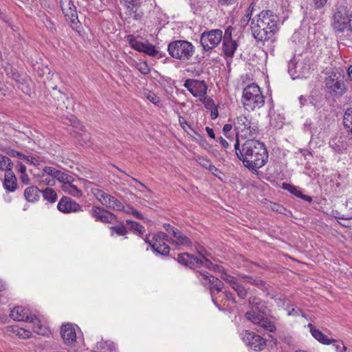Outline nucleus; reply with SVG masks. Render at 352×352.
I'll return each instance as SVG.
<instances>
[{"mask_svg": "<svg viewBox=\"0 0 352 352\" xmlns=\"http://www.w3.org/2000/svg\"><path fill=\"white\" fill-rule=\"evenodd\" d=\"M234 147L238 159L253 173H257V170L265 166L268 161L267 150L265 144L261 141L248 139L241 146L237 139Z\"/></svg>", "mask_w": 352, "mask_h": 352, "instance_id": "1", "label": "nucleus"}, {"mask_svg": "<svg viewBox=\"0 0 352 352\" xmlns=\"http://www.w3.org/2000/svg\"><path fill=\"white\" fill-rule=\"evenodd\" d=\"M278 16L271 10H263L257 19L251 21V31L257 41H274V36L278 30Z\"/></svg>", "mask_w": 352, "mask_h": 352, "instance_id": "2", "label": "nucleus"}, {"mask_svg": "<svg viewBox=\"0 0 352 352\" xmlns=\"http://www.w3.org/2000/svg\"><path fill=\"white\" fill-rule=\"evenodd\" d=\"M233 124L236 131V140L239 139V136L244 139H254L259 133L258 124L246 116H237Z\"/></svg>", "mask_w": 352, "mask_h": 352, "instance_id": "3", "label": "nucleus"}, {"mask_svg": "<svg viewBox=\"0 0 352 352\" xmlns=\"http://www.w3.org/2000/svg\"><path fill=\"white\" fill-rule=\"evenodd\" d=\"M241 101L244 108L250 111L263 107L265 104V98L260 87L255 83H252L243 89Z\"/></svg>", "mask_w": 352, "mask_h": 352, "instance_id": "4", "label": "nucleus"}, {"mask_svg": "<svg viewBox=\"0 0 352 352\" xmlns=\"http://www.w3.org/2000/svg\"><path fill=\"white\" fill-rule=\"evenodd\" d=\"M344 76L340 72L332 71L324 79V87L329 95L333 98L342 97L347 91L344 83Z\"/></svg>", "mask_w": 352, "mask_h": 352, "instance_id": "5", "label": "nucleus"}, {"mask_svg": "<svg viewBox=\"0 0 352 352\" xmlns=\"http://www.w3.org/2000/svg\"><path fill=\"white\" fill-rule=\"evenodd\" d=\"M168 52L173 58L187 60L192 56L195 49L191 43L185 40H177L168 45Z\"/></svg>", "mask_w": 352, "mask_h": 352, "instance_id": "6", "label": "nucleus"}, {"mask_svg": "<svg viewBox=\"0 0 352 352\" xmlns=\"http://www.w3.org/2000/svg\"><path fill=\"white\" fill-rule=\"evenodd\" d=\"M310 72V60L308 58L294 56L288 63V72L293 79L307 78Z\"/></svg>", "mask_w": 352, "mask_h": 352, "instance_id": "7", "label": "nucleus"}, {"mask_svg": "<svg viewBox=\"0 0 352 352\" xmlns=\"http://www.w3.org/2000/svg\"><path fill=\"white\" fill-rule=\"evenodd\" d=\"M223 38V32L216 29L204 32L201 35L200 42L205 51H209L217 47Z\"/></svg>", "mask_w": 352, "mask_h": 352, "instance_id": "8", "label": "nucleus"}, {"mask_svg": "<svg viewBox=\"0 0 352 352\" xmlns=\"http://www.w3.org/2000/svg\"><path fill=\"white\" fill-rule=\"evenodd\" d=\"M241 336L244 342L254 351H261L265 346V340L254 332L243 330L241 333Z\"/></svg>", "mask_w": 352, "mask_h": 352, "instance_id": "9", "label": "nucleus"}, {"mask_svg": "<svg viewBox=\"0 0 352 352\" xmlns=\"http://www.w3.org/2000/svg\"><path fill=\"white\" fill-rule=\"evenodd\" d=\"M263 315L264 314H256L254 311H249L245 313V316L247 320L257 324L263 329L270 332H274L276 330L274 322L270 321L268 318H265Z\"/></svg>", "mask_w": 352, "mask_h": 352, "instance_id": "10", "label": "nucleus"}, {"mask_svg": "<svg viewBox=\"0 0 352 352\" xmlns=\"http://www.w3.org/2000/svg\"><path fill=\"white\" fill-rule=\"evenodd\" d=\"M60 6L66 21L71 25H76L79 21L76 8L72 0H60Z\"/></svg>", "mask_w": 352, "mask_h": 352, "instance_id": "11", "label": "nucleus"}, {"mask_svg": "<svg viewBox=\"0 0 352 352\" xmlns=\"http://www.w3.org/2000/svg\"><path fill=\"white\" fill-rule=\"evenodd\" d=\"M90 214L96 221L111 223L116 220V216L101 206H94L90 210Z\"/></svg>", "mask_w": 352, "mask_h": 352, "instance_id": "12", "label": "nucleus"}, {"mask_svg": "<svg viewBox=\"0 0 352 352\" xmlns=\"http://www.w3.org/2000/svg\"><path fill=\"white\" fill-rule=\"evenodd\" d=\"M184 86L195 96L202 97L206 94L207 85L204 81L195 79H187Z\"/></svg>", "mask_w": 352, "mask_h": 352, "instance_id": "13", "label": "nucleus"}, {"mask_svg": "<svg viewBox=\"0 0 352 352\" xmlns=\"http://www.w3.org/2000/svg\"><path fill=\"white\" fill-rule=\"evenodd\" d=\"M57 208L58 210L64 213L82 211V206L68 197H63L59 201Z\"/></svg>", "mask_w": 352, "mask_h": 352, "instance_id": "14", "label": "nucleus"}, {"mask_svg": "<svg viewBox=\"0 0 352 352\" xmlns=\"http://www.w3.org/2000/svg\"><path fill=\"white\" fill-rule=\"evenodd\" d=\"M177 261L181 265L190 269L199 267L198 257L187 252L179 254Z\"/></svg>", "mask_w": 352, "mask_h": 352, "instance_id": "15", "label": "nucleus"}, {"mask_svg": "<svg viewBox=\"0 0 352 352\" xmlns=\"http://www.w3.org/2000/svg\"><path fill=\"white\" fill-rule=\"evenodd\" d=\"M349 20L346 13L341 11L336 12L333 15V27L338 32H343L346 28Z\"/></svg>", "mask_w": 352, "mask_h": 352, "instance_id": "16", "label": "nucleus"}, {"mask_svg": "<svg viewBox=\"0 0 352 352\" xmlns=\"http://www.w3.org/2000/svg\"><path fill=\"white\" fill-rule=\"evenodd\" d=\"M60 335L64 342L67 344H70L76 342V331L71 324H65L62 325L60 329Z\"/></svg>", "mask_w": 352, "mask_h": 352, "instance_id": "17", "label": "nucleus"}, {"mask_svg": "<svg viewBox=\"0 0 352 352\" xmlns=\"http://www.w3.org/2000/svg\"><path fill=\"white\" fill-rule=\"evenodd\" d=\"M249 306L258 314H267L268 309L265 302L256 296H251L248 299Z\"/></svg>", "mask_w": 352, "mask_h": 352, "instance_id": "18", "label": "nucleus"}, {"mask_svg": "<svg viewBox=\"0 0 352 352\" xmlns=\"http://www.w3.org/2000/svg\"><path fill=\"white\" fill-rule=\"evenodd\" d=\"M29 311L24 307L17 306L10 311V316L14 320L28 321L30 319Z\"/></svg>", "mask_w": 352, "mask_h": 352, "instance_id": "19", "label": "nucleus"}, {"mask_svg": "<svg viewBox=\"0 0 352 352\" xmlns=\"http://www.w3.org/2000/svg\"><path fill=\"white\" fill-rule=\"evenodd\" d=\"M102 205L108 208L118 211H124V209L122 202L109 194L105 197L104 201H102Z\"/></svg>", "mask_w": 352, "mask_h": 352, "instance_id": "20", "label": "nucleus"}, {"mask_svg": "<svg viewBox=\"0 0 352 352\" xmlns=\"http://www.w3.org/2000/svg\"><path fill=\"white\" fill-rule=\"evenodd\" d=\"M3 186L7 190L10 192H13L16 190L17 186L16 178L12 171V169H10V170H7L5 173Z\"/></svg>", "mask_w": 352, "mask_h": 352, "instance_id": "21", "label": "nucleus"}, {"mask_svg": "<svg viewBox=\"0 0 352 352\" xmlns=\"http://www.w3.org/2000/svg\"><path fill=\"white\" fill-rule=\"evenodd\" d=\"M196 274L201 284L208 289L213 284V281H217V278L210 275L207 271L199 270L197 271Z\"/></svg>", "mask_w": 352, "mask_h": 352, "instance_id": "22", "label": "nucleus"}, {"mask_svg": "<svg viewBox=\"0 0 352 352\" xmlns=\"http://www.w3.org/2000/svg\"><path fill=\"white\" fill-rule=\"evenodd\" d=\"M173 236L175 239L174 244L185 247H190L192 245L191 240L178 229L173 230Z\"/></svg>", "mask_w": 352, "mask_h": 352, "instance_id": "23", "label": "nucleus"}, {"mask_svg": "<svg viewBox=\"0 0 352 352\" xmlns=\"http://www.w3.org/2000/svg\"><path fill=\"white\" fill-rule=\"evenodd\" d=\"M239 276L242 280H244L245 282L250 283L252 285L256 286L263 291L267 290L265 282L258 277L248 276L243 274H239Z\"/></svg>", "mask_w": 352, "mask_h": 352, "instance_id": "24", "label": "nucleus"}, {"mask_svg": "<svg viewBox=\"0 0 352 352\" xmlns=\"http://www.w3.org/2000/svg\"><path fill=\"white\" fill-rule=\"evenodd\" d=\"M41 191L36 186H30L25 188L24 191V196L26 200L29 202L36 201L39 197Z\"/></svg>", "mask_w": 352, "mask_h": 352, "instance_id": "25", "label": "nucleus"}, {"mask_svg": "<svg viewBox=\"0 0 352 352\" xmlns=\"http://www.w3.org/2000/svg\"><path fill=\"white\" fill-rule=\"evenodd\" d=\"M342 123L348 135L352 137V108H348L344 111Z\"/></svg>", "mask_w": 352, "mask_h": 352, "instance_id": "26", "label": "nucleus"}, {"mask_svg": "<svg viewBox=\"0 0 352 352\" xmlns=\"http://www.w3.org/2000/svg\"><path fill=\"white\" fill-rule=\"evenodd\" d=\"M238 46L234 40L223 41V52L225 56L232 57Z\"/></svg>", "mask_w": 352, "mask_h": 352, "instance_id": "27", "label": "nucleus"}, {"mask_svg": "<svg viewBox=\"0 0 352 352\" xmlns=\"http://www.w3.org/2000/svg\"><path fill=\"white\" fill-rule=\"evenodd\" d=\"M28 322L32 323L33 331L39 335H45L47 333V329L41 324V321L35 315H30Z\"/></svg>", "mask_w": 352, "mask_h": 352, "instance_id": "28", "label": "nucleus"}, {"mask_svg": "<svg viewBox=\"0 0 352 352\" xmlns=\"http://www.w3.org/2000/svg\"><path fill=\"white\" fill-rule=\"evenodd\" d=\"M28 322L32 323L33 331L39 335H45L47 333V329L41 324V321L35 315H30Z\"/></svg>", "mask_w": 352, "mask_h": 352, "instance_id": "29", "label": "nucleus"}, {"mask_svg": "<svg viewBox=\"0 0 352 352\" xmlns=\"http://www.w3.org/2000/svg\"><path fill=\"white\" fill-rule=\"evenodd\" d=\"M309 325L310 326L311 335L315 339L324 344H329L331 343V340L328 338L326 335L323 334L320 330L314 329L311 324Z\"/></svg>", "mask_w": 352, "mask_h": 352, "instance_id": "30", "label": "nucleus"}, {"mask_svg": "<svg viewBox=\"0 0 352 352\" xmlns=\"http://www.w3.org/2000/svg\"><path fill=\"white\" fill-rule=\"evenodd\" d=\"M61 189L65 192L68 193L74 197H80L82 195V191L78 189L77 186L73 185L72 183H67L65 184H63Z\"/></svg>", "mask_w": 352, "mask_h": 352, "instance_id": "31", "label": "nucleus"}, {"mask_svg": "<svg viewBox=\"0 0 352 352\" xmlns=\"http://www.w3.org/2000/svg\"><path fill=\"white\" fill-rule=\"evenodd\" d=\"M143 52L157 58H162L164 56V54L157 50L154 45L148 43H146Z\"/></svg>", "mask_w": 352, "mask_h": 352, "instance_id": "32", "label": "nucleus"}, {"mask_svg": "<svg viewBox=\"0 0 352 352\" xmlns=\"http://www.w3.org/2000/svg\"><path fill=\"white\" fill-rule=\"evenodd\" d=\"M58 101V103L56 104L57 109L60 110L69 109V106L72 104V101L65 94H60Z\"/></svg>", "mask_w": 352, "mask_h": 352, "instance_id": "33", "label": "nucleus"}, {"mask_svg": "<svg viewBox=\"0 0 352 352\" xmlns=\"http://www.w3.org/2000/svg\"><path fill=\"white\" fill-rule=\"evenodd\" d=\"M128 40L131 47L140 52H143L146 43H142L138 41L136 38H133L132 35L128 36Z\"/></svg>", "mask_w": 352, "mask_h": 352, "instance_id": "34", "label": "nucleus"}, {"mask_svg": "<svg viewBox=\"0 0 352 352\" xmlns=\"http://www.w3.org/2000/svg\"><path fill=\"white\" fill-rule=\"evenodd\" d=\"M55 179L63 183V184H65L67 183H73L74 181L73 176L59 170L57 172Z\"/></svg>", "mask_w": 352, "mask_h": 352, "instance_id": "35", "label": "nucleus"}, {"mask_svg": "<svg viewBox=\"0 0 352 352\" xmlns=\"http://www.w3.org/2000/svg\"><path fill=\"white\" fill-rule=\"evenodd\" d=\"M45 199L50 203H54L57 199V194L52 188H47L45 190L41 191Z\"/></svg>", "mask_w": 352, "mask_h": 352, "instance_id": "36", "label": "nucleus"}, {"mask_svg": "<svg viewBox=\"0 0 352 352\" xmlns=\"http://www.w3.org/2000/svg\"><path fill=\"white\" fill-rule=\"evenodd\" d=\"M145 242L149 244L153 251L157 250V248H160V245H162L163 243H166V242L162 241V239L159 240L158 237H157V236L155 234L153 235L151 240L148 239V236H146Z\"/></svg>", "mask_w": 352, "mask_h": 352, "instance_id": "37", "label": "nucleus"}, {"mask_svg": "<svg viewBox=\"0 0 352 352\" xmlns=\"http://www.w3.org/2000/svg\"><path fill=\"white\" fill-rule=\"evenodd\" d=\"M13 167V163L6 156L2 155L0 154V170H5L6 172L7 170L12 169Z\"/></svg>", "mask_w": 352, "mask_h": 352, "instance_id": "38", "label": "nucleus"}, {"mask_svg": "<svg viewBox=\"0 0 352 352\" xmlns=\"http://www.w3.org/2000/svg\"><path fill=\"white\" fill-rule=\"evenodd\" d=\"M199 254L201 256V258H198L199 267L201 266H204L208 269H210L213 267V263L206 258L207 254H205L201 251H198Z\"/></svg>", "mask_w": 352, "mask_h": 352, "instance_id": "39", "label": "nucleus"}, {"mask_svg": "<svg viewBox=\"0 0 352 352\" xmlns=\"http://www.w3.org/2000/svg\"><path fill=\"white\" fill-rule=\"evenodd\" d=\"M221 278L226 281V283H229V285L232 287L234 285H235L238 281L236 280V278L230 274H228L225 269H222L221 270V274L220 276Z\"/></svg>", "mask_w": 352, "mask_h": 352, "instance_id": "40", "label": "nucleus"}, {"mask_svg": "<svg viewBox=\"0 0 352 352\" xmlns=\"http://www.w3.org/2000/svg\"><path fill=\"white\" fill-rule=\"evenodd\" d=\"M232 288L236 292L240 298L245 299L247 297L248 291L241 283L238 282Z\"/></svg>", "mask_w": 352, "mask_h": 352, "instance_id": "41", "label": "nucleus"}, {"mask_svg": "<svg viewBox=\"0 0 352 352\" xmlns=\"http://www.w3.org/2000/svg\"><path fill=\"white\" fill-rule=\"evenodd\" d=\"M282 188L284 190H286L292 194L296 195L297 197L299 196V195H301V191L296 186H294L292 184L283 183Z\"/></svg>", "mask_w": 352, "mask_h": 352, "instance_id": "42", "label": "nucleus"}, {"mask_svg": "<svg viewBox=\"0 0 352 352\" xmlns=\"http://www.w3.org/2000/svg\"><path fill=\"white\" fill-rule=\"evenodd\" d=\"M91 193L102 204V201H104L105 199V197L108 195L103 190L98 188H92Z\"/></svg>", "mask_w": 352, "mask_h": 352, "instance_id": "43", "label": "nucleus"}, {"mask_svg": "<svg viewBox=\"0 0 352 352\" xmlns=\"http://www.w3.org/2000/svg\"><path fill=\"white\" fill-rule=\"evenodd\" d=\"M224 284L217 278V281H213V284L210 287V292L212 296L214 294V291H217L218 293L222 291Z\"/></svg>", "mask_w": 352, "mask_h": 352, "instance_id": "44", "label": "nucleus"}, {"mask_svg": "<svg viewBox=\"0 0 352 352\" xmlns=\"http://www.w3.org/2000/svg\"><path fill=\"white\" fill-rule=\"evenodd\" d=\"M76 137L82 145H86L88 146H91V142H90V135L89 133H80L79 135H76Z\"/></svg>", "mask_w": 352, "mask_h": 352, "instance_id": "45", "label": "nucleus"}, {"mask_svg": "<svg viewBox=\"0 0 352 352\" xmlns=\"http://www.w3.org/2000/svg\"><path fill=\"white\" fill-rule=\"evenodd\" d=\"M110 229L119 236H124L128 232L126 227L123 224H120L116 226H111L110 227Z\"/></svg>", "mask_w": 352, "mask_h": 352, "instance_id": "46", "label": "nucleus"}, {"mask_svg": "<svg viewBox=\"0 0 352 352\" xmlns=\"http://www.w3.org/2000/svg\"><path fill=\"white\" fill-rule=\"evenodd\" d=\"M136 69L142 74H148L150 73V68L146 62L138 63L135 65Z\"/></svg>", "mask_w": 352, "mask_h": 352, "instance_id": "47", "label": "nucleus"}, {"mask_svg": "<svg viewBox=\"0 0 352 352\" xmlns=\"http://www.w3.org/2000/svg\"><path fill=\"white\" fill-rule=\"evenodd\" d=\"M146 97L152 103H153L157 106L160 105L161 100H160V97L157 96L153 92L148 91L147 93H146Z\"/></svg>", "mask_w": 352, "mask_h": 352, "instance_id": "48", "label": "nucleus"}, {"mask_svg": "<svg viewBox=\"0 0 352 352\" xmlns=\"http://www.w3.org/2000/svg\"><path fill=\"white\" fill-rule=\"evenodd\" d=\"M328 0H311V6L316 10H323Z\"/></svg>", "mask_w": 352, "mask_h": 352, "instance_id": "49", "label": "nucleus"}, {"mask_svg": "<svg viewBox=\"0 0 352 352\" xmlns=\"http://www.w3.org/2000/svg\"><path fill=\"white\" fill-rule=\"evenodd\" d=\"M126 224L130 225L132 228L135 230L138 231L140 234H143L145 231L144 227L140 225L139 223L134 221L133 220H126Z\"/></svg>", "mask_w": 352, "mask_h": 352, "instance_id": "50", "label": "nucleus"}, {"mask_svg": "<svg viewBox=\"0 0 352 352\" xmlns=\"http://www.w3.org/2000/svg\"><path fill=\"white\" fill-rule=\"evenodd\" d=\"M195 160L197 163H199L202 167L208 169L210 166L212 164L210 161L203 156L198 155L196 157Z\"/></svg>", "mask_w": 352, "mask_h": 352, "instance_id": "51", "label": "nucleus"}, {"mask_svg": "<svg viewBox=\"0 0 352 352\" xmlns=\"http://www.w3.org/2000/svg\"><path fill=\"white\" fill-rule=\"evenodd\" d=\"M331 343L337 352H345L346 351V347L342 341L331 340Z\"/></svg>", "mask_w": 352, "mask_h": 352, "instance_id": "52", "label": "nucleus"}, {"mask_svg": "<svg viewBox=\"0 0 352 352\" xmlns=\"http://www.w3.org/2000/svg\"><path fill=\"white\" fill-rule=\"evenodd\" d=\"M14 331L16 333V335L19 337L22 338L23 339L29 338L32 335L31 331L25 330L22 328H17L16 330H14Z\"/></svg>", "mask_w": 352, "mask_h": 352, "instance_id": "53", "label": "nucleus"}, {"mask_svg": "<svg viewBox=\"0 0 352 352\" xmlns=\"http://www.w3.org/2000/svg\"><path fill=\"white\" fill-rule=\"evenodd\" d=\"M270 208L273 211H275L280 214H286L287 209L280 204L271 202Z\"/></svg>", "mask_w": 352, "mask_h": 352, "instance_id": "54", "label": "nucleus"}, {"mask_svg": "<svg viewBox=\"0 0 352 352\" xmlns=\"http://www.w3.org/2000/svg\"><path fill=\"white\" fill-rule=\"evenodd\" d=\"M160 246V248H157V250H155V252L162 256H168L170 250V247L166 243H163Z\"/></svg>", "mask_w": 352, "mask_h": 352, "instance_id": "55", "label": "nucleus"}, {"mask_svg": "<svg viewBox=\"0 0 352 352\" xmlns=\"http://www.w3.org/2000/svg\"><path fill=\"white\" fill-rule=\"evenodd\" d=\"M157 237H158L159 240L164 241V242L167 241L171 244H174L175 240L169 238L168 236L163 232H158L157 233L155 234Z\"/></svg>", "mask_w": 352, "mask_h": 352, "instance_id": "56", "label": "nucleus"}, {"mask_svg": "<svg viewBox=\"0 0 352 352\" xmlns=\"http://www.w3.org/2000/svg\"><path fill=\"white\" fill-rule=\"evenodd\" d=\"M104 346H108L110 351H113L115 349L114 343L110 341L100 342L97 343L96 349L98 350L102 349Z\"/></svg>", "mask_w": 352, "mask_h": 352, "instance_id": "57", "label": "nucleus"}, {"mask_svg": "<svg viewBox=\"0 0 352 352\" xmlns=\"http://www.w3.org/2000/svg\"><path fill=\"white\" fill-rule=\"evenodd\" d=\"M58 170L56 169L55 168L50 166H45L43 168L44 173L52 176L53 178L56 177Z\"/></svg>", "mask_w": 352, "mask_h": 352, "instance_id": "58", "label": "nucleus"}, {"mask_svg": "<svg viewBox=\"0 0 352 352\" xmlns=\"http://www.w3.org/2000/svg\"><path fill=\"white\" fill-rule=\"evenodd\" d=\"M234 30V28L232 27H228L226 28L224 36H223L222 41H229V40H233L232 38V33Z\"/></svg>", "mask_w": 352, "mask_h": 352, "instance_id": "59", "label": "nucleus"}, {"mask_svg": "<svg viewBox=\"0 0 352 352\" xmlns=\"http://www.w3.org/2000/svg\"><path fill=\"white\" fill-rule=\"evenodd\" d=\"M10 155L12 157H19L21 160H23L25 161H29V156H25L23 154L16 151H11L10 153Z\"/></svg>", "mask_w": 352, "mask_h": 352, "instance_id": "60", "label": "nucleus"}, {"mask_svg": "<svg viewBox=\"0 0 352 352\" xmlns=\"http://www.w3.org/2000/svg\"><path fill=\"white\" fill-rule=\"evenodd\" d=\"M224 294L227 300L232 301L234 304L236 303V299L232 292L230 291H225Z\"/></svg>", "mask_w": 352, "mask_h": 352, "instance_id": "61", "label": "nucleus"}, {"mask_svg": "<svg viewBox=\"0 0 352 352\" xmlns=\"http://www.w3.org/2000/svg\"><path fill=\"white\" fill-rule=\"evenodd\" d=\"M301 310L298 308L292 307L288 311V316H299Z\"/></svg>", "mask_w": 352, "mask_h": 352, "instance_id": "62", "label": "nucleus"}, {"mask_svg": "<svg viewBox=\"0 0 352 352\" xmlns=\"http://www.w3.org/2000/svg\"><path fill=\"white\" fill-rule=\"evenodd\" d=\"M232 125L231 124H226L223 127V134L228 138V133L232 130Z\"/></svg>", "mask_w": 352, "mask_h": 352, "instance_id": "63", "label": "nucleus"}, {"mask_svg": "<svg viewBox=\"0 0 352 352\" xmlns=\"http://www.w3.org/2000/svg\"><path fill=\"white\" fill-rule=\"evenodd\" d=\"M208 170L216 177H218V173H221V171L213 164H211Z\"/></svg>", "mask_w": 352, "mask_h": 352, "instance_id": "64", "label": "nucleus"}]
</instances>
